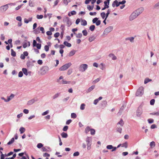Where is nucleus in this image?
I'll return each mask as SVG.
<instances>
[{
  "mask_svg": "<svg viewBox=\"0 0 159 159\" xmlns=\"http://www.w3.org/2000/svg\"><path fill=\"white\" fill-rule=\"evenodd\" d=\"M139 10H136L134 12H133L129 17L130 20H132L135 19L139 14L140 13L139 12Z\"/></svg>",
  "mask_w": 159,
  "mask_h": 159,
  "instance_id": "obj_1",
  "label": "nucleus"
},
{
  "mask_svg": "<svg viewBox=\"0 0 159 159\" xmlns=\"http://www.w3.org/2000/svg\"><path fill=\"white\" fill-rule=\"evenodd\" d=\"M71 65L70 63L66 64L60 68L59 70L61 71L65 70L67 69Z\"/></svg>",
  "mask_w": 159,
  "mask_h": 159,
  "instance_id": "obj_2",
  "label": "nucleus"
},
{
  "mask_svg": "<svg viewBox=\"0 0 159 159\" xmlns=\"http://www.w3.org/2000/svg\"><path fill=\"white\" fill-rule=\"evenodd\" d=\"M143 93V87H140L138 89L136 93V95L137 96H141Z\"/></svg>",
  "mask_w": 159,
  "mask_h": 159,
  "instance_id": "obj_3",
  "label": "nucleus"
},
{
  "mask_svg": "<svg viewBox=\"0 0 159 159\" xmlns=\"http://www.w3.org/2000/svg\"><path fill=\"white\" fill-rule=\"evenodd\" d=\"M88 68V65L86 64H83L80 65L79 70L81 72L84 71Z\"/></svg>",
  "mask_w": 159,
  "mask_h": 159,
  "instance_id": "obj_4",
  "label": "nucleus"
},
{
  "mask_svg": "<svg viewBox=\"0 0 159 159\" xmlns=\"http://www.w3.org/2000/svg\"><path fill=\"white\" fill-rule=\"evenodd\" d=\"M63 20L64 22L66 23L68 25V26H70L71 24V22L70 19L67 17H64L63 19Z\"/></svg>",
  "mask_w": 159,
  "mask_h": 159,
  "instance_id": "obj_5",
  "label": "nucleus"
},
{
  "mask_svg": "<svg viewBox=\"0 0 159 159\" xmlns=\"http://www.w3.org/2000/svg\"><path fill=\"white\" fill-rule=\"evenodd\" d=\"M142 113V108L141 106H139L138 108L137 111L136 115L138 116H140Z\"/></svg>",
  "mask_w": 159,
  "mask_h": 159,
  "instance_id": "obj_6",
  "label": "nucleus"
},
{
  "mask_svg": "<svg viewBox=\"0 0 159 159\" xmlns=\"http://www.w3.org/2000/svg\"><path fill=\"white\" fill-rule=\"evenodd\" d=\"M120 5L119 2H118L117 0H116L113 2L112 5V7H115V6L116 7H118Z\"/></svg>",
  "mask_w": 159,
  "mask_h": 159,
  "instance_id": "obj_7",
  "label": "nucleus"
},
{
  "mask_svg": "<svg viewBox=\"0 0 159 159\" xmlns=\"http://www.w3.org/2000/svg\"><path fill=\"white\" fill-rule=\"evenodd\" d=\"M14 95L13 94H11V95L9 97H7V100H5V102H8L13 98L14 97Z\"/></svg>",
  "mask_w": 159,
  "mask_h": 159,
  "instance_id": "obj_8",
  "label": "nucleus"
},
{
  "mask_svg": "<svg viewBox=\"0 0 159 159\" xmlns=\"http://www.w3.org/2000/svg\"><path fill=\"white\" fill-rule=\"evenodd\" d=\"M48 70V67H46L43 68L41 70V74L43 75L45 74L46 73Z\"/></svg>",
  "mask_w": 159,
  "mask_h": 159,
  "instance_id": "obj_9",
  "label": "nucleus"
},
{
  "mask_svg": "<svg viewBox=\"0 0 159 159\" xmlns=\"http://www.w3.org/2000/svg\"><path fill=\"white\" fill-rule=\"evenodd\" d=\"M112 30V28L111 26H109L105 30L104 32L106 33H108L111 31Z\"/></svg>",
  "mask_w": 159,
  "mask_h": 159,
  "instance_id": "obj_10",
  "label": "nucleus"
},
{
  "mask_svg": "<svg viewBox=\"0 0 159 159\" xmlns=\"http://www.w3.org/2000/svg\"><path fill=\"white\" fill-rule=\"evenodd\" d=\"M110 0H107V1H105L104 2V6L108 8L109 7V4Z\"/></svg>",
  "mask_w": 159,
  "mask_h": 159,
  "instance_id": "obj_11",
  "label": "nucleus"
},
{
  "mask_svg": "<svg viewBox=\"0 0 159 159\" xmlns=\"http://www.w3.org/2000/svg\"><path fill=\"white\" fill-rule=\"evenodd\" d=\"M8 6L7 4L4 5L3 6H2L1 7V9L3 11H6L8 8Z\"/></svg>",
  "mask_w": 159,
  "mask_h": 159,
  "instance_id": "obj_12",
  "label": "nucleus"
},
{
  "mask_svg": "<svg viewBox=\"0 0 159 159\" xmlns=\"http://www.w3.org/2000/svg\"><path fill=\"white\" fill-rule=\"evenodd\" d=\"M30 44L29 42H28L27 43H24L23 45V47L24 48H25L27 46L29 47L30 46Z\"/></svg>",
  "mask_w": 159,
  "mask_h": 159,
  "instance_id": "obj_13",
  "label": "nucleus"
},
{
  "mask_svg": "<svg viewBox=\"0 0 159 159\" xmlns=\"http://www.w3.org/2000/svg\"><path fill=\"white\" fill-rule=\"evenodd\" d=\"M36 100H35L34 99H32L30 101H29L27 103V104L28 105H30L33 104L35 102Z\"/></svg>",
  "mask_w": 159,
  "mask_h": 159,
  "instance_id": "obj_14",
  "label": "nucleus"
},
{
  "mask_svg": "<svg viewBox=\"0 0 159 159\" xmlns=\"http://www.w3.org/2000/svg\"><path fill=\"white\" fill-rule=\"evenodd\" d=\"M109 56L110 57H111L113 60H115L116 59V57L113 54H110L109 55Z\"/></svg>",
  "mask_w": 159,
  "mask_h": 159,
  "instance_id": "obj_15",
  "label": "nucleus"
},
{
  "mask_svg": "<svg viewBox=\"0 0 159 159\" xmlns=\"http://www.w3.org/2000/svg\"><path fill=\"white\" fill-rule=\"evenodd\" d=\"M32 17L29 18L28 19L25 18L24 20V22L26 23H28L29 22L31 21L32 20Z\"/></svg>",
  "mask_w": 159,
  "mask_h": 159,
  "instance_id": "obj_16",
  "label": "nucleus"
},
{
  "mask_svg": "<svg viewBox=\"0 0 159 159\" xmlns=\"http://www.w3.org/2000/svg\"><path fill=\"white\" fill-rule=\"evenodd\" d=\"M75 52V51L74 50H72L70 51L69 54V57H71L74 55Z\"/></svg>",
  "mask_w": 159,
  "mask_h": 159,
  "instance_id": "obj_17",
  "label": "nucleus"
},
{
  "mask_svg": "<svg viewBox=\"0 0 159 159\" xmlns=\"http://www.w3.org/2000/svg\"><path fill=\"white\" fill-rule=\"evenodd\" d=\"M81 25H82L85 26L87 24V22L85 20H82L81 22Z\"/></svg>",
  "mask_w": 159,
  "mask_h": 159,
  "instance_id": "obj_18",
  "label": "nucleus"
},
{
  "mask_svg": "<svg viewBox=\"0 0 159 159\" xmlns=\"http://www.w3.org/2000/svg\"><path fill=\"white\" fill-rule=\"evenodd\" d=\"M22 71L24 74L26 75H28V72H27V69L25 68H23L22 69Z\"/></svg>",
  "mask_w": 159,
  "mask_h": 159,
  "instance_id": "obj_19",
  "label": "nucleus"
},
{
  "mask_svg": "<svg viewBox=\"0 0 159 159\" xmlns=\"http://www.w3.org/2000/svg\"><path fill=\"white\" fill-rule=\"evenodd\" d=\"M61 135L62 137L63 138H66L68 136V135L66 133L62 132L61 134Z\"/></svg>",
  "mask_w": 159,
  "mask_h": 159,
  "instance_id": "obj_20",
  "label": "nucleus"
},
{
  "mask_svg": "<svg viewBox=\"0 0 159 159\" xmlns=\"http://www.w3.org/2000/svg\"><path fill=\"white\" fill-rule=\"evenodd\" d=\"M64 44L66 46L69 47H70L71 46V45L70 43H68L66 41H64Z\"/></svg>",
  "mask_w": 159,
  "mask_h": 159,
  "instance_id": "obj_21",
  "label": "nucleus"
},
{
  "mask_svg": "<svg viewBox=\"0 0 159 159\" xmlns=\"http://www.w3.org/2000/svg\"><path fill=\"white\" fill-rule=\"evenodd\" d=\"M25 129L23 127H21L19 129L20 131V133L21 134L24 133L25 132Z\"/></svg>",
  "mask_w": 159,
  "mask_h": 159,
  "instance_id": "obj_22",
  "label": "nucleus"
},
{
  "mask_svg": "<svg viewBox=\"0 0 159 159\" xmlns=\"http://www.w3.org/2000/svg\"><path fill=\"white\" fill-rule=\"evenodd\" d=\"M134 38L133 37H131L130 38H127L125 39L126 40H129L130 42H133L134 40Z\"/></svg>",
  "mask_w": 159,
  "mask_h": 159,
  "instance_id": "obj_23",
  "label": "nucleus"
},
{
  "mask_svg": "<svg viewBox=\"0 0 159 159\" xmlns=\"http://www.w3.org/2000/svg\"><path fill=\"white\" fill-rule=\"evenodd\" d=\"M71 14L69 13L68 14V15L69 16H70L71 15H75L76 14V12L75 11H73L70 12Z\"/></svg>",
  "mask_w": 159,
  "mask_h": 159,
  "instance_id": "obj_24",
  "label": "nucleus"
},
{
  "mask_svg": "<svg viewBox=\"0 0 159 159\" xmlns=\"http://www.w3.org/2000/svg\"><path fill=\"white\" fill-rule=\"evenodd\" d=\"M150 115L159 116V111L151 113Z\"/></svg>",
  "mask_w": 159,
  "mask_h": 159,
  "instance_id": "obj_25",
  "label": "nucleus"
},
{
  "mask_svg": "<svg viewBox=\"0 0 159 159\" xmlns=\"http://www.w3.org/2000/svg\"><path fill=\"white\" fill-rule=\"evenodd\" d=\"M151 79H150L148 78H146L145 79L144 81V83L146 84L149 82L152 81Z\"/></svg>",
  "mask_w": 159,
  "mask_h": 159,
  "instance_id": "obj_26",
  "label": "nucleus"
},
{
  "mask_svg": "<svg viewBox=\"0 0 159 159\" xmlns=\"http://www.w3.org/2000/svg\"><path fill=\"white\" fill-rule=\"evenodd\" d=\"M91 129L89 126H87L85 129V132L87 134L90 131Z\"/></svg>",
  "mask_w": 159,
  "mask_h": 159,
  "instance_id": "obj_27",
  "label": "nucleus"
},
{
  "mask_svg": "<svg viewBox=\"0 0 159 159\" xmlns=\"http://www.w3.org/2000/svg\"><path fill=\"white\" fill-rule=\"evenodd\" d=\"M14 141H15L14 138H12L11 139V141H9L7 143V144L8 145H10V144H12L14 142Z\"/></svg>",
  "mask_w": 159,
  "mask_h": 159,
  "instance_id": "obj_28",
  "label": "nucleus"
},
{
  "mask_svg": "<svg viewBox=\"0 0 159 159\" xmlns=\"http://www.w3.org/2000/svg\"><path fill=\"white\" fill-rule=\"evenodd\" d=\"M95 87V86L93 85L89 87L88 89V92H89L92 91L94 88Z\"/></svg>",
  "mask_w": 159,
  "mask_h": 159,
  "instance_id": "obj_29",
  "label": "nucleus"
},
{
  "mask_svg": "<svg viewBox=\"0 0 159 159\" xmlns=\"http://www.w3.org/2000/svg\"><path fill=\"white\" fill-rule=\"evenodd\" d=\"M11 55L13 57H15L16 54V52L14 51L13 49H11Z\"/></svg>",
  "mask_w": 159,
  "mask_h": 159,
  "instance_id": "obj_30",
  "label": "nucleus"
},
{
  "mask_svg": "<svg viewBox=\"0 0 159 159\" xmlns=\"http://www.w3.org/2000/svg\"><path fill=\"white\" fill-rule=\"evenodd\" d=\"M117 124L118 125H120V126L121 127H122L123 126V125L124 124V123L123 120L122 119H121L120 121L119 122H118Z\"/></svg>",
  "mask_w": 159,
  "mask_h": 159,
  "instance_id": "obj_31",
  "label": "nucleus"
},
{
  "mask_svg": "<svg viewBox=\"0 0 159 159\" xmlns=\"http://www.w3.org/2000/svg\"><path fill=\"white\" fill-rule=\"evenodd\" d=\"M95 28V26L94 25H91L89 27V29L91 31H93Z\"/></svg>",
  "mask_w": 159,
  "mask_h": 159,
  "instance_id": "obj_32",
  "label": "nucleus"
},
{
  "mask_svg": "<svg viewBox=\"0 0 159 159\" xmlns=\"http://www.w3.org/2000/svg\"><path fill=\"white\" fill-rule=\"evenodd\" d=\"M150 146L151 148H152V147H154L155 146V142L154 141H152V142L150 143Z\"/></svg>",
  "mask_w": 159,
  "mask_h": 159,
  "instance_id": "obj_33",
  "label": "nucleus"
},
{
  "mask_svg": "<svg viewBox=\"0 0 159 159\" xmlns=\"http://www.w3.org/2000/svg\"><path fill=\"white\" fill-rule=\"evenodd\" d=\"M101 16L102 18L104 19L106 16V14L104 12H102L101 13Z\"/></svg>",
  "mask_w": 159,
  "mask_h": 159,
  "instance_id": "obj_34",
  "label": "nucleus"
},
{
  "mask_svg": "<svg viewBox=\"0 0 159 159\" xmlns=\"http://www.w3.org/2000/svg\"><path fill=\"white\" fill-rule=\"evenodd\" d=\"M85 105L84 103H82L80 107V109L81 110H83L85 108Z\"/></svg>",
  "mask_w": 159,
  "mask_h": 159,
  "instance_id": "obj_35",
  "label": "nucleus"
},
{
  "mask_svg": "<svg viewBox=\"0 0 159 159\" xmlns=\"http://www.w3.org/2000/svg\"><path fill=\"white\" fill-rule=\"evenodd\" d=\"M37 18L38 19H42L43 17V15H37L36 16Z\"/></svg>",
  "mask_w": 159,
  "mask_h": 159,
  "instance_id": "obj_36",
  "label": "nucleus"
},
{
  "mask_svg": "<svg viewBox=\"0 0 159 159\" xmlns=\"http://www.w3.org/2000/svg\"><path fill=\"white\" fill-rule=\"evenodd\" d=\"M87 9L89 10V11H91L92 10L93 8V6L91 7L90 5H88L87 6Z\"/></svg>",
  "mask_w": 159,
  "mask_h": 159,
  "instance_id": "obj_37",
  "label": "nucleus"
},
{
  "mask_svg": "<svg viewBox=\"0 0 159 159\" xmlns=\"http://www.w3.org/2000/svg\"><path fill=\"white\" fill-rule=\"evenodd\" d=\"M43 146V144L41 143H39L37 145V147L38 148H40Z\"/></svg>",
  "mask_w": 159,
  "mask_h": 159,
  "instance_id": "obj_38",
  "label": "nucleus"
},
{
  "mask_svg": "<svg viewBox=\"0 0 159 159\" xmlns=\"http://www.w3.org/2000/svg\"><path fill=\"white\" fill-rule=\"evenodd\" d=\"M148 121L149 123L151 124L154 122V120L152 119H148Z\"/></svg>",
  "mask_w": 159,
  "mask_h": 159,
  "instance_id": "obj_39",
  "label": "nucleus"
},
{
  "mask_svg": "<svg viewBox=\"0 0 159 159\" xmlns=\"http://www.w3.org/2000/svg\"><path fill=\"white\" fill-rule=\"evenodd\" d=\"M90 132L91 134L92 135H94L95 134V130L93 129H91Z\"/></svg>",
  "mask_w": 159,
  "mask_h": 159,
  "instance_id": "obj_40",
  "label": "nucleus"
},
{
  "mask_svg": "<svg viewBox=\"0 0 159 159\" xmlns=\"http://www.w3.org/2000/svg\"><path fill=\"white\" fill-rule=\"evenodd\" d=\"M137 10H139V12L140 13V14L143 11V8H140L138 9Z\"/></svg>",
  "mask_w": 159,
  "mask_h": 159,
  "instance_id": "obj_41",
  "label": "nucleus"
},
{
  "mask_svg": "<svg viewBox=\"0 0 159 159\" xmlns=\"http://www.w3.org/2000/svg\"><path fill=\"white\" fill-rule=\"evenodd\" d=\"M77 116L76 114L75 113H72L71 114V117L72 118H76Z\"/></svg>",
  "mask_w": 159,
  "mask_h": 159,
  "instance_id": "obj_42",
  "label": "nucleus"
},
{
  "mask_svg": "<svg viewBox=\"0 0 159 159\" xmlns=\"http://www.w3.org/2000/svg\"><path fill=\"white\" fill-rule=\"evenodd\" d=\"M39 30L41 31L42 33L44 34L45 33V31L44 28L43 27H40L39 28Z\"/></svg>",
  "mask_w": 159,
  "mask_h": 159,
  "instance_id": "obj_43",
  "label": "nucleus"
},
{
  "mask_svg": "<svg viewBox=\"0 0 159 159\" xmlns=\"http://www.w3.org/2000/svg\"><path fill=\"white\" fill-rule=\"evenodd\" d=\"M155 102V99H152L150 101V104L152 105H153L154 104Z\"/></svg>",
  "mask_w": 159,
  "mask_h": 159,
  "instance_id": "obj_44",
  "label": "nucleus"
},
{
  "mask_svg": "<svg viewBox=\"0 0 159 159\" xmlns=\"http://www.w3.org/2000/svg\"><path fill=\"white\" fill-rule=\"evenodd\" d=\"M44 49L46 51L48 52V51L49 49V47L48 46L45 45L44 46Z\"/></svg>",
  "mask_w": 159,
  "mask_h": 159,
  "instance_id": "obj_45",
  "label": "nucleus"
},
{
  "mask_svg": "<svg viewBox=\"0 0 159 159\" xmlns=\"http://www.w3.org/2000/svg\"><path fill=\"white\" fill-rule=\"evenodd\" d=\"M64 3L66 5H67L68 3L70 2V0H64Z\"/></svg>",
  "mask_w": 159,
  "mask_h": 159,
  "instance_id": "obj_46",
  "label": "nucleus"
},
{
  "mask_svg": "<svg viewBox=\"0 0 159 159\" xmlns=\"http://www.w3.org/2000/svg\"><path fill=\"white\" fill-rule=\"evenodd\" d=\"M59 95V94L58 93H57L55 95H54L53 97V99H55L56 98H57Z\"/></svg>",
  "mask_w": 159,
  "mask_h": 159,
  "instance_id": "obj_47",
  "label": "nucleus"
},
{
  "mask_svg": "<svg viewBox=\"0 0 159 159\" xmlns=\"http://www.w3.org/2000/svg\"><path fill=\"white\" fill-rule=\"evenodd\" d=\"M107 148L108 149H111L113 148V147L111 145H108L107 146Z\"/></svg>",
  "mask_w": 159,
  "mask_h": 159,
  "instance_id": "obj_48",
  "label": "nucleus"
},
{
  "mask_svg": "<svg viewBox=\"0 0 159 159\" xmlns=\"http://www.w3.org/2000/svg\"><path fill=\"white\" fill-rule=\"evenodd\" d=\"M110 10L109 9H108L107 10V13L106 14V17L105 18H107V17L109 15L110 13Z\"/></svg>",
  "mask_w": 159,
  "mask_h": 159,
  "instance_id": "obj_49",
  "label": "nucleus"
},
{
  "mask_svg": "<svg viewBox=\"0 0 159 159\" xmlns=\"http://www.w3.org/2000/svg\"><path fill=\"white\" fill-rule=\"evenodd\" d=\"M82 35L81 33H79L76 34V37L77 38H81L82 37Z\"/></svg>",
  "mask_w": 159,
  "mask_h": 159,
  "instance_id": "obj_50",
  "label": "nucleus"
},
{
  "mask_svg": "<svg viewBox=\"0 0 159 159\" xmlns=\"http://www.w3.org/2000/svg\"><path fill=\"white\" fill-rule=\"evenodd\" d=\"M16 20L19 21H21L22 19L20 16H18L16 17Z\"/></svg>",
  "mask_w": 159,
  "mask_h": 159,
  "instance_id": "obj_51",
  "label": "nucleus"
},
{
  "mask_svg": "<svg viewBox=\"0 0 159 159\" xmlns=\"http://www.w3.org/2000/svg\"><path fill=\"white\" fill-rule=\"evenodd\" d=\"M36 46L38 49H40L41 48V44L40 43H37V44Z\"/></svg>",
  "mask_w": 159,
  "mask_h": 159,
  "instance_id": "obj_52",
  "label": "nucleus"
},
{
  "mask_svg": "<svg viewBox=\"0 0 159 159\" xmlns=\"http://www.w3.org/2000/svg\"><path fill=\"white\" fill-rule=\"evenodd\" d=\"M62 81V83L63 84H70V81H67L64 80H63Z\"/></svg>",
  "mask_w": 159,
  "mask_h": 159,
  "instance_id": "obj_53",
  "label": "nucleus"
},
{
  "mask_svg": "<svg viewBox=\"0 0 159 159\" xmlns=\"http://www.w3.org/2000/svg\"><path fill=\"white\" fill-rule=\"evenodd\" d=\"M82 33L83 34V35L84 36H86L87 34V32L86 30H83L82 31Z\"/></svg>",
  "mask_w": 159,
  "mask_h": 159,
  "instance_id": "obj_54",
  "label": "nucleus"
},
{
  "mask_svg": "<svg viewBox=\"0 0 159 159\" xmlns=\"http://www.w3.org/2000/svg\"><path fill=\"white\" fill-rule=\"evenodd\" d=\"M68 127L67 126H65L63 128V131H66L68 129Z\"/></svg>",
  "mask_w": 159,
  "mask_h": 159,
  "instance_id": "obj_55",
  "label": "nucleus"
},
{
  "mask_svg": "<svg viewBox=\"0 0 159 159\" xmlns=\"http://www.w3.org/2000/svg\"><path fill=\"white\" fill-rule=\"evenodd\" d=\"M122 147H124L125 148L127 147V143L125 142L122 144Z\"/></svg>",
  "mask_w": 159,
  "mask_h": 159,
  "instance_id": "obj_56",
  "label": "nucleus"
},
{
  "mask_svg": "<svg viewBox=\"0 0 159 159\" xmlns=\"http://www.w3.org/2000/svg\"><path fill=\"white\" fill-rule=\"evenodd\" d=\"M98 20V18L97 17H96L94 18L93 20L92 21L93 23H94L96 22Z\"/></svg>",
  "mask_w": 159,
  "mask_h": 159,
  "instance_id": "obj_57",
  "label": "nucleus"
},
{
  "mask_svg": "<svg viewBox=\"0 0 159 159\" xmlns=\"http://www.w3.org/2000/svg\"><path fill=\"white\" fill-rule=\"evenodd\" d=\"M94 40V38L93 37H91L89 38V42H91Z\"/></svg>",
  "mask_w": 159,
  "mask_h": 159,
  "instance_id": "obj_58",
  "label": "nucleus"
},
{
  "mask_svg": "<svg viewBox=\"0 0 159 159\" xmlns=\"http://www.w3.org/2000/svg\"><path fill=\"white\" fill-rule=\"evenodd\" d=\"M23 75V73L22 71H20L18 74V76L20 77H22Z\"/></svg>",
  "mask_w": 159,
  "mask_h": 159,
  "instance_id": "obj_59",
  "label": "nucleus"
},
{
  "mask_svg": "<svg viewBox=\"0 0 159 159\" xmlns=\"http://www.w3.org/2000/svg\"><path fill=\"white\" fill-rule=\"evenodd\" d=\"M117 131L119 132L120 133H121V131L122 130V128H121L118 127L116 129Z\"/></svg>",
  "mask_w": 159,
  "mask_h": 159,
  "instance_id": "obj_60",
  "label": "nucleus"
},
{
  "mask_svg": "<svg viewBox=\"0 0 159 159\" xmlns=\"http://www.w3.org/2000/svg\"><path fill=\"white\" fill-rule=\"evenodd\" d=\"M60 35V34L58 32H57L54 34V36L55 38H57Z\"/></svg>",
  "mask_w": 159,
  "mask_h": 159,
  "instance_id": "obj_61",
  "label": "nucleus"
},
{
  "mask_svg": "<svg viewBox=\"0 0 159 159\" xmlns=\"http://www.w3.org/2000/svg\"><path fill=\"white\" fill-rule=\"evenodd\" d=\"M25 56L23 54H21L20 56V58L21 59L24 60L25 58Z\"/></svg>",
  "mask_w": 159,
  "mask_h": 159,
  "instance_id": "obj_62",
  "label": "nucleus"
},
{
  "mask_svg": "<svg viewBox=\"0 0 159 159\" xmlns=\"http://www.w3.org/2000/svg\"><path fill=\"white\" fill-rule=\"evenodd\" d=\"M79 153L78 152H75L73 154V156H79Z\"/></svg>",
  "mask_w": 159,
  "mask_h": 159,
  "instance_id": "obj_63",
  "label": "nucleus"
},
{
  "mask_svg": "<svg viewBox=\"0 0 159 159\" xmlns=\"http://www.w3.org/2000/svg\"><path fill=\"white\" fill-rule=\"evenodd\" d=\"M29 111L26 109H24L23 110V112L25 114H27L29 113Z\"/></svg>",
  "mask_w": 159,
  "mask_h": 159,
  "instance_id": "obj_64",
  "label": "nucleus"
}]
</instances>
